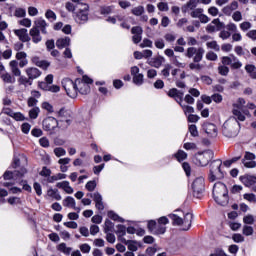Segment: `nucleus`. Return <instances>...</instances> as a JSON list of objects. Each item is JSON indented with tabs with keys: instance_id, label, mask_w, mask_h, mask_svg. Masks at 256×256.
<instances>
[{
	"instance_id": "obj_6",
	"label": "nucleus",
	"mask_w": 256,
	"mask_h": 256,
	"mask_svg": "<svg viewBox=\"0 0 256 256\" xmlns=\"http://www.w3.org/2000/svg\"><path fill=\"white\" fill-rule=\"evenodd\" d=\"M42 127L50 135H55L59 130V121L53 116H48L43 120Z\"/></svg>"
},
{
	"instance_id": "obj_11",
	"label": "nucleus",
	"mask_w": 256,
	"mask_h": 256,
	"mask_svg": "<svg viewBox=\"0 0 256 256\" xmlns=\"http://www.w3.org/2000/svg\"><path fill=\"white\" fill-rule=\"evenodd\" d=\"M166 95L170 97V99H174L180 107H183V97L185 96V93L177 88H171L168 92H166Z\"/></svg>"
},
{
	"instance_id": "obj_2",
	"label": "nucleus",
	"mask_w": 256,
	"mask_h": 256,
	"mask_svg": "<svg viewBox=\"0 0 256 256\" xmlns=\"http://www.w3.org/2000/svg\"><path fill=\"white\" fill-rule=\"evenodd\" d=\"M203 55H205V49L203 47H188L185 53V57L193 59V62L189 64V68L193 71L195 69H201V61H203Z\"/></svg>"
},
{
	"instance_id": "obj_17",
	"label": "nucleus",
	"mask_w": 256,
	"mask_h": 256,
	"mask_svg": "<svg viewBox=\"0 0 256 256\" xmlns=\"http://www.w3.org/2000/svg\"><path fill=\"white\" fill-rule=\"evenodd\" d=\"M77 83V94L80 93L81 95H89L91 93V86L87 83L82 82L81 79H76Z\"/></svg>"
},
{
	"instance_id": "obj_27",
	"label": "nucleus",
	"mask_w": 256,
	"mask_h": 256,
	"mask_svg": "<svg viewBox=\"0 0 256 256\" xmlns=\"http://www.w3.org/2000/svg\"><path fill=\"white\" fill-rule=\"evenodd\" d=\"M71 45V38L65 37V38H60L56 41V47L58 49H64V47H69Z\"/></svg>"
},
{
	"instance_id": "obj_30",
	"label": "nucleus",
	"mask_w": 256,
	"mask_h": 256,
	"mask_svg": "<svg viewBox=\"0 0 256 256\" xmlns=\"http://www.w3.org/2000/svg\"><path fill=\"white\" fill-rule=\"evenodd\" d=\"M173 157H175L176 161H178V163H183V161H185L188 157L187 152L183 151V150H178Z\"/></svg>"
},
{
	"instance_id": "obj_5",
	"label": "nucleus",
	"mask_w": 256,
	"mask_h": 256,
	"mask_svg": "<svg viewBox=\"0 0 256 256\" xmlns=\"http://www.w3.org/2000/svg\"><path fill=\"white\" fill-rule=\"evenodd\" d=\"M214 155L213 150L198 152L194 157V161L196 165H199L200 167H207V165H209V161L213 159Z\"/></svg>"
},
{
	"instance_id": "obj_53",
	"label": "nucleus",
	"mask_w": 256,
	"mask_h": 256,
	"mask_svg": "<svg viewBox=\"0 0 256 256\" xmlns=\"http://www.w3.org/2000/svg\"><path fill=\"white\" fill-rule=\"evenodd\" d=\"M147 227L150 233H152V235H155V227H157V222L155 220H150L148 221Z\"/></svg>"
},
{
	"instance_id": "obj_58",
	"label": "nucleus",
	"mask_w": 256,
	"mask_h": 256,
	"mask_svg": "<svg viewBox=\"0 0 256 256\" xmlns=\"http://www.w3.org/2000/svg\"><path fill=\"white\" fill-rule=\"evenodd\" d=\"M206 59H207V61H217V59H219V57L217 56V53H215L213 51H209L206 53Z\"/></svg>"
},
{
	"instance_id": "obj_24",
	"label": "nucleus",
	"mask_w": 256,
	"mask_h": 256,
	"mask_svg": "<svg viewBox=\"0 0 256 256\" xmlns=\"http://www.w3.org/2000/svg\"><path fill=\"white\" fill-rule=\"evenodd\" d=\"M30 37H32V41L34 43H41L43 41V37H41V31L37 30V28H31L29 31Z\"/></svg>"
},
{
	"instance_id": "obj_34",
	"label": "nucleus",
	"mask_w": 256,
	"mask_h": 256,
	"mask_svg": "<svg viewBox=\"0 0 256 256\" xmlns=\"http://www.w3.org/2000/svg\"><path fill=\"white\" fill-rule=\"evenodd\" d=\"M169 218L172 220L173 225H177L178 227H180V225L183 226V218L179 217L178 215L170 214Z\"/></svg>"
},
{
	"instance_id": "obj_25",
	"label": "nucleus",
	"mask_w": 256,
	"mask_h": 256,
	"mask_svg": "<svg viewBox=\"0 0 256 256\" xmlns=\"http://www.w3.org/2000/svg\"><path fill=\"white\" fill-rule=\"evenodd\" d=\"M56 187H58V189H63L68 195H73V187L69 185V181L58 182Z\"/></svg>"
},
{
	"instance_id": "obj_19",
	"label": "nucleus",
	"mask_w": 256,
	"mask_h": 256,
	"mask_svg": "<svg viewBox=\"0 0 256 256\" xmlns=\"http://www.w3.org/2000/svg\"><path fill=\"white\" fill-rule=\"evenodd\" d=\"M239 180L241 183H243V185H245V187H253V185L256 184V177L249 174L240 176Z\"/></svg>"
},
{
	"instance_id": "obj_9",
	"label": "nucleus",
	"mask_w": 256,
	"mask_h": 256,
	"mask_svg": "<svg viewBox=\"0 0 256 256\" xmlns=\"http://www.w3.org/2000/svg\"><path fill=\"white\" fill-rule=\"evenodd\" d=\"M73 17L74 21H76V23L79 25H84V23H87V21H89V5L85 4L83 9H79L74 13Z\"/></svg>"
},
{
	"instance_id": "obj_23",
	"label": "nucleus",
	"mask_w": 256,
	"mask_h": 256,
	"mask_svg": "<svg viewBox=\"0 0 256 256\" xmlns=\"http://www.w3.org/2000/svg\"><path fill=\"white\" fill-rule=\"evenodd\" d=\"M121 243H123L124 245H127L129 251H132L135 253V251H137L139 248L137 247L138 245L141 246V244L139 242H137L136 240H127L125 238L121 239Z\"/></svg>"
},
{
	"instance_id": "obj_10",
	"label": "nucleus",
	"mask_w": 256,
	"mask_h": 256,
	"mask_svg": "<svg viewBox=\"0 0 256 256\" xmlns=\"http://www.w3.org/2000/svg\"><path fill=\"white\" fill-rule=\"evenodd\" d=\"M221 63L224 66L230 65L231 69H241L243 67V63H241L239 58L233 54H230V56H223L221 58Z\"/></svg>"
},
{
	"instance_id": "obj_54",
	"label": "nucleus",
	"mask_w": 256,
	"mask_h": 256,
	"mask_svg": "<svg viewBox=\"0 0 256 256\" xmlns=\"http://www.w3.org/2000/svg\"><path fill=\"white\" fill-rule=\"evenodd\" d=\"M54 155H56V157H65L67 151H65L64 148L58 147L54 149Z\"/></svg>"
},
{
	"instance_id": "obj_18",
	"label": "nucleus",
	"mask_w": 256,
	"mask_h": 256,
	"mask_svg": "<svg viewBox=\"0 0 256 256\" xmlns=\"http://www.w3.org/2000/svg\"><path fill=\"white\" fill-rule=\"evenodd\" d=\"M25 73H26L27 77H29V79H31L32 81H35V79H39L40 75L43 74V72H41V70H39L38 68H35V67L26 68Z\"/></svg>"
},
{
	"instance_id": "obj_33",
	"label": "nucleus",
	"mask_w": 256,
	"mask_h": 256,
	"mask_svg": "<svg viewBox=\"0 0 256 256\" xmlns=\"http://www.w3.org/2000/svg\"><path fill=\"white\" fill-rule=\"evenodd\" d=\"M63 206L64 207H71L72 209H76L75 208V198L71 197V196H67L64 200H63Z\"/></svg>"
},
{
	"instance_id": "obj_32",
	"label": "nucleus",
	"mask_w": 256,
	"mask_h": 256,
	"mask_svg": "<svg viewBox=\"0 0 256 256\" xmlns=\"http://www.w3.org/2000/svg\"><path fill=\"white\" fill-rule=\"evenodd\" d=\"M232 113L234 117H230V119H236V121H245V114L241 112L239 109H233Z\"/></svg>"
},
{
	"instance_id": "obj_8",
	"label": "nucleus",
	"mask_w": 256,
	"mask_h": 256,
	"mask_svg": "<svg viewBox=\"0 0 256 256\" xmlns=\"http://www.w3.org/2000/svg\"><path fill=\"white\" fill-rule=\"evenodd\" d=\"M62 87L66 91L68 97H71V99L77 97V80L73 82V80L69 78H64L62 80Z\"/></svg>"
},
{
	"instance_id": "obj_44",
	"label": "nucleus",
	"mask_w": 256,
	"mask_h": 256,
	"mask_svg": "<svg viewBox=\"0 0 256 256\" xmlns=\"http://www.w3.org/2000/svg\"><path fill=\"white\" fill-rule=\"evenodd\" d=\"M39 113H41V110L39 109V107H33L30 111H29V117L30 119H37L39 117Z\"/></svg>"
},
{
	"instance_id": "obj_22",
	"label": "nucleus",
	"mask_w": 256,
	"mask_h": 256,
	"mask_svg": "<svg viewBox=\"0 0 256 256\" xmlns=\"http://www.w3.org/2000/svg\"><path fill=\"white\" fill-rule=\"evenodd\" d=\"M183 228L182 231H189L191 229V223H193V214L186 213L182 219Z\"/></svg>"
},
{
	"instance_id": "obj_7",
	"label": "nucleus",
	"mask_w": 256,
	"mask_h": 256,
	"mask_svg": "<svg viewBox=\"0 0 256 256\" xmlns=\"http://www.w3.org/2000/svg\"><path fill=\"white\" fill-rule=\"evenodd\" d=\"M193 197L201 199L203 193H205V178L198 177L192 183Z\"/></svg>"
},
{
	"instance_id": "obj_21",
	"label": "nucleus",
	"mask_w": 256,
	"mask_h": 256,
	"mask_svg": "<svg viewBox=\"0 0 256 256\" xmlns=\"http://www.w3.org/2000/svg\"><path fill=\"white\" fill-rule=\"evenodd\" d=\"M16 59L19 62V67H21L23 69V67H27V65H29V60H27V53L20 51L16 53Z\"/></svg>"
},
{
	"instance_id": "obj_56",
	"label": "nucleus",
	"mask_w": 256,
	"mask_h": 256,
	"mask_svg": "<svg viewBox=\"0 0 256 256\" xmlns=\"http://www.w3.org/2000/svg\"><path fill=\"white\" fill-rule=\"evenodd\" d=\"M101 15H110L113 13V6H104L100 8Z\"/></svg>"
},
{
	"instance_id": "obj_51",
	"label": "nucleus",
	"mask_w": 256,
	"mask_h": 256,
	"mask_svg": "<svg viewBox=\"0 0 256 256\" xmlns=\"http://www.w3.org/2000/svg\"><path fill=\"white\" fill-rule=\"evenodd\" d=\"M191 17L193 19H199L201 15H203V9L202 8H197V9H194L192 12H191Z\"/></svg>"
},
{
	"instance_id": "obj_47",
	"label": "nucleus",
	"mask_w": 256,
	"mask_h": 256,
	"mask_svg": "<svg viewBox=\"0 0 256 256\" xmlns=\"http://www.w3.org/2000/svg\"><path fill=\"white\" fill-rule=\"evenodd\" d=\"M45 17L46 19H48L49 21H57V14H55V12H53V10L48 9L45 13Z\"/></svg>"
},
{
	"instance_id": "obj_43",
	"label": "nucleus",
	"mask_w": 256,
	"mask_h": 256,
	"mask_svg": "<svg viewBox=\"0 0 256 256\" xmlns=\"http://www.w3.org/2000/svg\"><path fill=\"white\" fill-rule=\"evenodd\" d=\"M1 79L4 81V83H14L15 82V78L12 77L11 74L8 72L1 74Z\"/></svg>"
},
{
	"instance_id": "obj_13",
	"label": "nucleus",
	"mask_w": 256,
	"mask_h": 256,
	"mask_svg": "<svg viewBox=\"0 0 256 256\" xmlns=\"http://www.w3.org/2000/svg\"><path fill=\"white\" fill-rule=\"evenodd\" d=\"M132 33V41L135 45H138V43H141V40L143 39V28L141 26H134L131 29Z\"/></svg>"
},
{
	"instance_id": "obj_50",
	"label": "nucleus",
	"mask_w": 256,
	"mask_h": 256,
	"mask_svg": "<svg viewBox=\"0 0 256 256\" xmlns=\"http://www.w3.org/2000/svg\"><path fill=\"white\" fill-rule=\"evenodd\" d=\"M143 77H144L143 74L134 75L133 76V83L135 85H143V82H144Z\"/></svg>"
},
{
	"instance_id": "obj_12",
	"label": "nucleus",
	"mask_w": 256,
	"mask_h": 256,
	"mask_svg": "<svg viewBox=\"0 0 256 256\" xmlns=\"http://www.w3.org/2000/svg\"><path fill=\"white\" fill-rule=\"evenodd\" d=\"M222 29H225V23L221 22L219 18L214 19L206 27L207 33H215L216 31H221Z\"/></svg>"
},
{
	"instance_id": "obj_46",
	"label": "nucleus",
	"mask_w": 256,
	"mask_h": 256,
	"mask_svg": "<svg viewBox=\"0 0 256 256\" xmlns=\"http://www.w3.org/2000/svg\"><path fill=\"white\" fill-rule=\"evenodd\" d=\"M218 73L219 75H222L223 77H227L229 75V67L225 65L218 66Z\"/></svg>"
},
{
	"instance_id": "obj_15",
	"label": "nucleus",
	"mask_w": 256,
	"mask_h": 256,
	"mask_svg": "<svg viewBox=\"0 0 256 256\" xmlns=\"http://www.w3.org/2000/svg\"><path fill=\"white\" fill-rule=\"evenodd\" d=\"M14 34L22 43H29V41H31V37L29 36L26 28L14 30Z\"/></svg>"
},
{
	"instance_id": "obj_35",
	"label": "nucleus",
	"mask_w": 256,
	"mask_h": 256,
	"mask_svg": "<svg viewBox=\"0 0 256 256\" xmlns=\"http://www.w3.org/2000/svg\"><path fill=\"white\" fill-rule=\"evenodd\" d=\"M115 229V224L109 220L106 219L104 223V233H111Z\"/></svg>"
},
{
	"instance_id": "obj_28",
	"label": "nucleus",
	"mask_w": 256,
	"mask_h": 256,
	"mask_svg": "<svg viewBox=\"0 0 256 256\" xmlns=\"http://www.w3.org/2000/svg\"><path fill=\"white\" fill-rule=\"evenodd\" d=\"M57 251H59L60 253H63L66 256H69L71 255V251H73V248L67 247L66 243H60L57 246Z\"/></svg>"
},
{
	"instance_id": "obj_57",
	"label": "nucleus",
	"mask_w": 256,
	"mask_h": 256,
	"mask_svg": "<svg viewBox=\"0 0 256 256\" xmlns=\"http://www.w3.org/2000/svg\"><path fill=\"white\" fill-rule=\"evenodd\" d=\"M183 147L186 151H195V149H197V144L193 142H186Z\"/></svg>"
},
{
	"instance_id": "obj_3",
	"label": "nucleus",
	"mask_w": 256,
	"mask_h": 256,
	"mask_svg": "<svg viewBox=\"0 0 256 256\" xmlns=\"http://www.w3.org/2000/svg\"><path fill=\"white\" fill-rule=\"evenodd\" d=\"M240 125L241 124L237 121V118H229L222 126L223 136L228 137L229 139L237 137V135H239Z\"/></svg>"
},
{
	"instance_id": "obj_16",
	"label": "nucleus",
	"mask_w": 256,
	"mask_h": 256,
	"mask_svg": "<svg viewBox=\"0 0 256 256\" xmlns=\"http://www.w3.org/2000/svg\"><path fill=\"white\" fill-rule=\"evenodd\" d=\"M47 27V21H45V19L43 18H38L34 21V26L32 27V29H37V31H41L43 35H47Z\"/></svg>"
},
{
	"instance_id": "obj_45",
	"label": "nucleus",
	"mask_w": 256,
	"mask_h": 256,
	"mask_svg": "<svg viewBox=\"0 0 256 256\" xmlns=\"http://www.w3.org/2000/svg\"><path fill=\"white\" fill-rule=\"evenodd\" d=\"M27 15V10L25 8H16L14 12V17L23 18Z\"/></svg>"
},
{
	"instance_id": "obj_42",
	"label": "nucleus",
	"mask_w": 256,
	"mask_h": 256,
	"mask_svg": "<svg viewBox=\"0 0 256 256\" xmlns=\"http://www.w3.org/2000/svg\"><path fill=\"white\" fill-rule=\"evenodd\" d=\"M242 233L245 235V237H251V235L254 233L253 226L244 225L242 228Z\"/></svg>"
},
{
	"instance_id": "obj_63",
	"label": "nucleus",
	"mask_w": 256,
	"mask_h": 256,
	"mask_svg": "<svg viewBox=\"0 0 256 256\" xmlns=\"http://www.w3.org/2000/svg\"><path fill=\"white\" fill-rule=\"evenodd\" d=\"M244 199L246 201H249L250 203H256V195L253 193H246L243 195Z\"/></svg>"
},
{
	"instance_id": "obj_36",
	"label": "nucleus",
	"mask_w": 256,
	"mask_h": 256,
	"mask_svg": "<svg viewBox=\"0 0 256 256\" xmlns=\"http://www.w3.org/2000/svg\"><path fill=\"white\" fill-rule=\"evenodd\" d=\"M167 231V227L159 224V222H156V227L154 231V235H165V232Z\"/></svg>"
},
{
	"instance_id": "obj_60",
	"label": "nucleus",
	"mask_w": 256,
	"mask_h": 256,
	"mask_svg": "<svg viewBox=\"0 0 256 256\" xmlns=\"http://www.w3.org/2000/svg\"><path fill=\"white\" fill-rule=\"evenodd\" d=\"M41 107L48 113H54V111H55L53 109V105H51V103H49V102H43Z\"/></svg>"
},
{
	"instance_id": "obj_4",
	"label": "nucleus",
	"mask_w": 256,
	"mask_h": 256,
	"mask_svg": "<svg viewBox=\"0 0 256 256\" xmlns=\"http://www.w3.org/2000/svg\"><path fill=\"white\" fill-rule=\"evenodd\" d=\"M222 165L223 161L221 159H216L210 163L208 179L211 183L225 178V172L221 169Z\"/></svg>"
},
{
	"instance_id": "obj_14",
	"label": "nucleus",
	"mask_w": 256,
	"mask_h": 256,
	"mask_svg": "<svg viewBox=\"0 0 256 256\" xmlns=\"http://www.w3.org/2000/svg\"><path fill=\"white\" fill-rule=\"evenodd\" d=\"M203 131L208 137H217V126L211 122H204L202 125Z\"/></svg>"
},
{
	"instance_id": "obj_26",
	"label": "nucleus",
	"mask_w": 256,
	"mask_h": 256,
	"mask_svg": "<svg viewBox=\"0 0 256 256\" xmlns=\"http://www.w3.org/2000/svg\"><path fill=\"white\" fill-rule=\"evenodd\" d=\"M9 66L15 77H21V70L19 69V62L17 60L10 61Z\"/></svg>"
},
{
	"instance_id": "obj_61",
	"label": "nucleus",
	"mask_w": 256,
	"mask_h": 256,
	"mask_svg": "<svg viewBox=\"0 0 256 256\" xmlns=\"http://www.w3.org/2000/svg\"><path fill=\"white\" fill-rule=\"evenodd\" d=\"M232 239L234 243H243L245 241V237L240 233L233 234Z\"/></svg>"
},
{
	"instance_id": "obj_64",
	"label": "nucleus",
	"mask_w": 256,
	"mask_h": 256,
	"mask_svg": "<svg viewBox=\"0 0 256 256\" xmlns=\"http://www.w3.org/2000/svg\"><path fill=\"white\" fill-rule=\"evenodd\" d=\"M251 27H252L251 22L245 21L240 24V29H241V31H244V32L249 31V29H251Z\"/></svg>"
},
{
	"instance_id": "obj_39",
	"label": "nucleus",
	"mask_w": 256,
	"mask_h": 256,
	"mask_svg": "<svg viewBox=\"0 0 256 256\" xmlns=\"http://www.w3.org/2000/svg\"><path fill=\"white\" fill-rule=\"evenodd\" d=\"M132 15H135L136 17H141L145 13V8L143 6H137L134 7L131 10Z\"/></svg>"
},
{
	"instance_id": "obj_41",
	"label": "nucleus",
	"mask_w": 256,
	"mask_h": 256,
	"mask_svg": "<svg viewBox=\"0 0 256 256\" xmlns=\"http://www.w3.org/2000/svg\"><path fill=\"white\" fill-rule=\"evenodd\" d=\"M206 47L207 49H213L214 51H217V52L221 51V47L215 40L207 42Z\"/></svg>"
},
{
	"instance_id": "obj_59",
	"label": "nucleus",
	"mask_w": 256,
	"mask_h": 256,
	"mask_svg": "<svg viewBox=\"0 0 256 256\" xmlns=\"http://www.w3.org/2000/svg\"><path fill=\"white\" fill-rule=\"evenodd\" d=\"M87 191H95V188L97 187V182H95V180L92 181H88L85 185Z\"/></svg>"
},
{
	"instance_id": "obj_55",
	"label": "nucleus",
	"mask_w": 256,
	"mask_h": 256,
	"mask_svg": "<svg viewBox=\"0 0 256 256\" xmlns=\"http://www.w3.org/2000/svg\"><path fill=\"white\" fill-rule=\"evenodd\" d=\"M188 129L192 137H199V131L197 130V125L192 124L189 126Z\"/></svg>"
},
{
	"instance_id": "obj_20",
	"label": "nucleus",
	"mask_w": 256,
	"mask_h": 256,
	"mask_svg": "<svg viewBox=\"0 0 256 256\" xmlns=\"http://www.w3.org/2000/svg\"><path fill=\"white\" fill-rule=\"evenodd\" d=\"M90 196L95 202L96 209H98V211H103V209H105V205H103V197L101 194L99 192H95L94 194H90Z\"/></svg>"
},
{
	"instance_id": "obj_52",
	"label": "nucleus",
	"mask_w": 256,
	"mask_h": 256,
	"mask_svg": "<svg viewBox=\"0 0 256 256\" xmlns=\"http://www.w3.org/2000/svg\"><path fill=\"white\" fill-rule=\"evenodd\" d=\"M182 169L186 173V177H191V164L188 162L182 163Z\"/></svg>"
},
{
	"instance_id": "obj_31",
	"label": "nucleus",
	"mask_w": 256,
	"mask_h": 256,
	"mask_svg": "<svg viewBox=\"0 0 256 256\" xmlns=\"http://www.w3.org/2000/svg\"><path fill=\"white\" fill-rule=\"evenodd\" d=\"M48 197H52L55 201H61L62 197L58 189L50 188L47 192Z\"/></svg>"
},
{
	"instance_id": "obj_37",
	"label": "nucleus",
	"mask_w": 256,
	"mask_h": 256,
	"mask_svg": "<svg viewBox=\"0 0 256 256\" xmlns=\"http://www.w3.org/2000/svg\"><path fill=\"white\" fill-rule=\"evenodd\" d=\"M108 217L109 219H112V221H118V223H125V219L118 216L117 213H115L114 211H109Z\"/></svg>"
},
{
	"instance_id": "obj_1",
	"label": "nucleus",
	"mask_w": 256,
	"mask_h": 256,
	"mask_svg": "<svg viewBox=\"0 0 256 256\" xmlns=\"http://www.w3.org/2000/svg\"><path fill=\"white\" fill-rule=\"evenodd\" d=\"M212 195L214 197V201L221 205L222 207H226L229 205V190L227 189V185L222 182H217L213 186Z\"/></svg>"
},
{
	"instance_id": "obj_29",
	"label": "nucleus",
	"mask_w": 256,
	"mask_h": 256,
	"mask_svg": "<svg viewBox=\"0 0 256 256\" xmlns=\"http://www.w3.org/2000/svg\"><path fill=\"white\" fill-rule=\"evenodd\" d=\"M116 235H118V240L121 241L122 239H125V235H127V227L125 225L119 224L117 226Z\"/></svg>"
},
{
	"instance_id": "obj_49",
	"label": "nucleus",
	"mask_w": 256,
	"mask_h": 256,
	"mask_svg": "<svg viewBox=\"0 0 256 256\" xmlns=\"http://www.w3.org/2000/svg\"><path fill=\"white\" fill-rule=\"evenodd\" d=\"M240 159H241V156L233 157V158H231L230 160H225V161L223 162V165H224V167H231V165H232L233 163H237V161H239Z\"/></svg>"
},
{
	"instance_id": "obj_38",
	"label": "nucleus",
	"mask_w": 256,
	"mask_h": 256,
	"mask_svg": "<svg viewBox=\"0 0 256 256\" xmlns=\"http://www.w3.org/2000/svg\"><path fill=\"white\" fill-rule=\"evenodd\" d=\"M18 83L20 85H24L25 87H27V85H33V80L30 79L29 77H25V76H21L18 79Z\"/></svg>"
},
{
	"instance_id": "obj_48",
	"label": "nucleus",
	"mask_w": 256,
	"mask_h": 256,
	"mask_svg": "<svg viewBox=\"0 0 256 256\" xmlns=\"http://www.w3.org/2000/svg\"><path fill=\"white\" fill-rule=\"evenodd\" d=\"M243 223L245 225H253L255 223V217H253L251 214H248L243 217Z\"/></svg>"
},
{
	"instance_id": "obj_40",
	"label": "nucleus",
	"mask_w": 256,
	"mask_h": 256,
	"mask_svg": "<svg viewBox=\"0 0 256 256\" xmlns=\"http://www.w3.org/2000/svg\"><path fill=\"white\" fill-rule=\"evenodd\" d=\"M173 69V66L171 64H166L164 66V69L161 70V75L164 76L165 79L171 75V70Z\"/></svg>"
},
{
	"instance_id": "obj_62",
	"label": "nucleus",
	"mask_w": 256,
	"mask_h": 256,
	"mask_svg": "<svg viewBox=\"0 0 256 256\" xmlns=\"http://www.w3.org/2000/svg\"><path fill=\"white\" fill-rule=\"evenodd\" d=\"M219 37L223 41H226V39H229L231 37V32H229V30H221L219 33Z\"/></svg>"
}]
</instances>
